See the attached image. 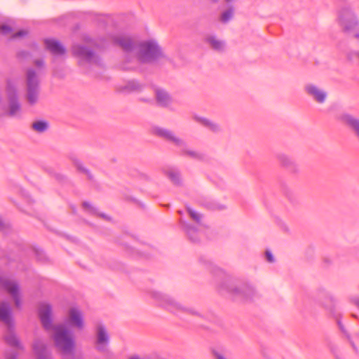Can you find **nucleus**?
Here are the masks:
<instances>
[{
  "label": "nucleus",
  "mask_w": 359,
  "mask_h": 359,
  "mask_svg": "<svg viewBox=\"0 0 359 359\" xmlns=\"http://www.w3.org/2000/svg\"><path fill=\"white\" fill-rule=\"evenodd\" d=\"M52 339L56 349L65 359H69L74 355L75 341L67 327L63 325L54 327Z\"/></svg>",
  "instance_id": "nucleus-1"
},
{
  "label": "nucleus",
  "mask_w": 359,
  "mask_h": 359,
  "mask_svg": "<svg viewBox=\"0 0 359 359\" xmlns=\"http://www.w3.org/2000/svg\"><path fill=\"white\" fill-rule=\"evenodd\" d=\"M7 104L5 114L11 118L19 117L21 115L22 107L18 98L17 88L13 85H8L6 90Z\"/></svg>",
  "instance_id": "nucleus-2"
},
{
  "label": "nucleus",
  "mask_w": 359,
  "mask_h": 359,
  "mask_svg": "<svg viewBox=\"0 0 359 359\" xmlns=\"http://www.w3.org/2000/svg\"><path fill=\"white\" fill-rule=\"evenodd\" d=\"M26 99L31 105L36 104L39 100V82L33 70H29L27 72V93Z\"/></svg>",
  "instance_id": "nucleus-3"
},
{
  "label": "nucleus",
  "mask_w": 359,
  "mask_h": 359,
  "mask_svg": "<svg viewBox=\"0 0 359 359\" xmlns=\"http://www.w3.org/2000/svg\"><path fill=\"white\" fill-rule=\"evenodd\" d=\"M159 53V46L153 41L142 42L138 49V56L142 62L149 61Z\"/></svg>",
  "instance_id": "nucleus-4"
},
{
  "label": "nucleus",
  "mask_w": 359,
  "mask_h": 359,
  "mask_svg": "<svg viewBox=\"0 0 359 359\" xmlns=\"http://www.w3.org/2000/svg\"><path fill=\"white\" fill-rule=\"evenodd\" d=\"M73 53L79 59L81 64H97L99 61L98 57L92 51L80 45L74 46Z\"/></svg>",
  "instance_id": "nucleus-5"
},
{
  "label": "nucleus",
  "mask_w": 359,
  "mask_h": 359,
  "mask_svg": "<svg viewBox=\"0 0 359 359\" xmlns=\"http://www.w3.org/2000/svg\"><path fill=\"white\" fill-rule=\"evenodd\" d=\"M68 322L71 326L79 330L85 327L82 313L75 307L70 308L68 311Z\"/></svg>",
  "instance_id": "nucleus-6"
},
{
  "label": "nucleus",
  "mask_w": 359,
  "mask_h": 359,
  "mask_svg": "<svg viewBox=\"0 0 359 359\" xmlns=\"http://www.w3.org/2000/svg\"><path fill=\"white\" fill-rule=\"evenodd\" d=\"M39 315L43 325L49 329L52 324V306L50 304L43 302L39 305Z\"/></svg>",
  "instance_id": "nucleus-7"
},
{
  "label": "nucleus",
  "mask_w": 359,
  "mask_h": 359,
  "mask_svg": "<svg viewBox=\"0 0 359 359\" xmlns=\"http://www.w3.org/2000/svg\"><path fill=\"white\" fill-rule=\"evenodd\" d=\"M339 118L342 123L353 133L359 141V118L349 114H342Z\"/></svg>",
  "instance_id": "nucleus-8"
},
{
  "label": "nucleus",
  "mask_w": 359,
  "mask_h": 359,
  "mask_svg": "<svg viewBox=\"0 0 359 359\" xmlns=\"http://www.w3.org/2000/svg\"><path fill=\"white\" fill-rule=\"evenodd\" d=\"M46 48L55 56H62L66 53L65 48L57 41L47 39L44 41Z\"/></svg>",
  "instance_id": "nucleus-9"
},
{
  "label": "nucleus",
  "mask_w": 359,
  "mask_h": 359,
  "mask_svg": "<svg viewBox=\"0 0 359 359\" xmlns=\"http://www.w3.org/2000/svg\"><path fill=\"white\" fill-rule=\"evenodd\" d=\"M307 93L311 96L315 101L323 104L327 98V93L314 85H308L306 87Z\"/></svg>",
  "instance_id": "nucleus-10"
},
{
  "label": "nucleus",
  "mask_w": 359,
  "mask_h": 359,
  "mask_svg": "<svg viewBox=\"0 0 359 359\" xmlns=\"http://www.w3.org/2000/svg\"><path fill=\"white\" fill-rule=\"evenodd\" d=\"M0 30L4 35H7V36L9 35L11 39H20V38L25 37V36H27L28 34V32L27 30H22V29L19 30V31L16 32L15 33H13L12 26L7 23L3 24L0 27Z\"/></svg>",
  "instance_id": "nucleus-11"
},
{
  "label": "nucleus",
  "mask_w": 359,
  "mask_h": 359,
  "mask_svg": "<svg viewBox=\"0 0 359 359\" xmlns=\"http://www.w3.org/2000/svg\"><path fill=\"white\" fill-rule=\"evenodd\" d=\"M156 135L170 141L176 144H180L182 141L173 133L164 128H156L154 129Z\"/></svg>",
  "instance_id": "nucleus-12"
},
{
  "label": "nucleus",
  "mask_w": 359,
  "mask_h": 359,
  "mask_svg": "<svg viewBox=\"0 0 359 359\" xmlns=\"http://www.w3.org/2000/svg\"><path fill=\"white\" fill-rule=\"evenodd\" d=\"M33 349L37 359H49L46 348L41 340L34 341Z\"/></svg>",
  "instance_id": "nucleus-13"
},
{
  "label": "nucleus",
  "mask_w": 359,
  "mask_h": 359,
  "mask_svg": "<svg viewBox=\"0 0 359 359\" xmlns=\"http://www.w3.org/2000/svg\"><path fill=\"white\" fill-rule=\"evenodd\" d=\"M4 287L6 289V290L13 296L15 305L17 306H19L20 304V297H19V290L18 285L13 281H6L4 283Z\"/></svg>",
  "instance_id": "nucleus-14"
},
{
  "label": "nucleus",
  "mask_w": 359,
  "mask_h": 359,
  "mask_svg": "<svg viewBox=\"0 0 359 359\" xmlns=\"http://www.w3.org/2000/svg\"><path fill=\"white\" fill-rule=\"evenodd\" d=\"M340 22L342 27L347 31L353 29L356 26L355 18L353 15L346 13L341 16Z\"/></svg>",
  "instance_id": "nucleus-15"
},
{
  "label": "nucleus",
  "mask_w": 359,
  "mask_h": 359,
  "mask_svg": "<svg viewBox=\"0 0 359 359\" xmlns=\"http://www.w3.org/2000/svg\"><path fill=\"white\" fill-rule=\"evenodd\" d=\"M97 344L100 349H104L109 342V336L105 328L102 325L97 327Z\"/></svg>",
  "instance_id": "nucleus-16"
},
{
  "label": "nucleus",
  "mask_w": 359,
  "mask_h": 359,
  "mask_svg": "<svg viewBox=\"0 0 359 359\" xmlns=\"http://www.w3.org/2000/svg\"><path fill=\"white\" fill-rule=\"evenodd\" d=\"M0 320L7 325L11 323L10 309L7 304H0Z\"/></svg>",
  "instance_id": "nucleus-17"
},
{
  "label": "nucleus",
  "mask_w": 359,
  "mask_h": 359,
  "mask_svg": "<svg viewBox=\"0 0 359 359\" xmlns=\"http://www.w3.org/2000/svg\"><path fill=\"white\" fill-rule=\"evenodd\" d=\"M156 100L161 106H167L170 102V97L168 94L163 90L156 91Z\"/></svg>",
  "instance_id": "nucleus-18"
},
{
  "label": "nucleus",
  "mask_w": 359,
  "mask_h": 359,
  "mask_svg": "<svg viewBox=\"0 0 359 359\" xmlns=\"http://www.w3.org/2000/svg\"><path fill=\"white\" fill-rule=\"evenodd\" d=\"M115 42L125 50H130L132 46L131 40L126 36H118Z\"/></svg>",
  "instance_id": "nucleus-19"
},
{
  "label": "nucleus",
  "mask_w": 359,
  "mask_h": 359,
  "mask_svg": "<svg viewBox=\"0 0 359 359\" xmlns=\"http://www.w3.org/2000/svg\"><path fill=\"white\" fill-rule=\"evenodd\" d=\"M32 127L37 133H43L48 128V123L46 121H36L32 123Z\"/></svg>",
  "instance_id": "nucleus-20"
},
{
  "label": "nucleus",
  "mask_w": 359,
  "mask_h": 359,
  "mask_svg": "<svg viewBox=\"0 0 359 359\" xmlns=\"http://www.w3.org/2000/svg\"><path fill=\"white\" fill-rule=\"evenodd\" d=\"M208 41L210 44L212 48H213L215 50H222L224 47L223 42L214 36L209 37L208 39Z\"/></svg>",
  "instance_id": "nucleus-21"
},
{
  "label": "nucleus",
  "mask_w": 359,
  "mask_h": 359,
  "mask_svg": "<svg viewBox=\"0 0 359 359\" xmlns=\"http://www.w3.org/2000/svg\"><path fill=\"white\" fill-rule=\"evenodd\" d=\"M201 122L204 126L208 127L212 131H217L219 130V126L217 123H215L208 119H205V118L202 119Z\"/></svg>",
  "instance_id": "nucleus-22"
},
{
  "label": "nucleus",
  "mask_w": 359,
  "mask_h": 359,
  "mask_svg": "<svg viewBox=\"0 0 359 359\" xmlns=\"http://www.w3.org/2000/svg\"><path fill=\"white\" fill-rule=\"evenodd\" d=\"M7 342L13 346H19L20 342L17 337L13 333H10L6 338Z\"/></svg>",
  "instance_id": "nucleus-23"
},
{
  "label": "nucleus",
  "mask_w": 359,
  "mask_h": 359,
  "mask_svg": "<svg viewBox=\"0 0 359 359\" xmlns=\"http://www.w3.org/2000/svg\"><path fill=\"white\" fill-rule=\"evenodd\" d=\"M187 210L193 219H194L197 222H199L201 221V217L199 213H198L197 212H196L195 210H192L190 208H188Z\"/></svg>",
  "instance_id": "nucleus-24"
},
{
  "label": "nucleus",
  "mask_w": 359,
  "mask_h": 359,
  "mask_svg": "<svg viewBox=\"0 0 359 359\" xmlns=\"http://www.w3.org/2000/svg\"><path fill=\"white\" fill-rule=\"evenodd\" d=\"M232 16H233V11L229 10L222 14V20L224 22H226L232 18Z\"/></svg>",
  "instance_id": "nucleus-25"
},
{
  "label": "nucleus",
  "mask_w": 359,
  "mask_h": 359,
  "mask_svg": "<svg viewBox=\"0 0 359 359\" xmlns=\"http://www.w3.org/2000/svg\"><path fill=\"white\" fill-rule=\"evenodd\" d=\"M169 177L173 181L174 183L177 184L180 182V177L177 173L170 172Z\"/></svg>",
  "instance_id": "nucleus-26"
},
{
  "label": "nucleus",
  "mask_w": 359,
  "mask_h": 359,
  "mask_svg": "<svg viewBox=\"0 0 359 359\" xmlns=\"http://www.w3.org/2000/svg\"><path fill=\"white\" fill-rule=\"evenodd\" d=\"M212 353L215 359H226L222 353L217 351H213Z\"/></svg>",
  "instance_id": "nucleus-27"
},
{
  "label": "nucleus",
  "mask_w": 359,
  "mask_h": 359,
  "mask_svg": "<svg viewBox=\"0 0 359 359\" xmlns=\"http://www.w3.org/2000/svg\"><path fill=\"white\" fill-rule=\"evenodd\" d=\"M266 257H267V259L269 262H274V257L270 251H266Z\"/></svg>",
  "instance_id": "nucleus-28"
},
{
  "label": "nucleus",
  "mask_w": 359,
  "mask_h": 359,
  "mask_svg": "<svg viewBox=\"0 0 359 359\" xmlns=\"http://www.w3.org/2000/svg\"><path fill=\"white\" fill-rule=\"evenodd\" d=\"M34 63L38 67H42L44 65V62L42 60H37L34 62Z\"/></svg>",
  "instance_id": "nucleus-29"
},
{
  "label": "nucleus",
  "mask_w": 359,
  "mask_h": 359,
  "mask_svg": "<svg viewBox=\"0 0 359 359\" xmlns=\"http://www.w3.org/2000/svg\"><path fill=\"white\" fill-rule=\"evenodd\" d=\"M83 205H84L85 207L88 208H91V205H90L89 203H88V202H85V203H83Z\"/></svg>",
  "instance_id": "nucleus-30"
},
{
  "label": "nucleus",
  "mask_w": 359,
  "mask_h": 359,
  "mask_svg": "<svg viewBox=\"0 0 359 359\" xmlns=\"http://www.w3.org/2000/svg\"><path fill=\"white\" fill-rule=\"evenodd\" d=\"M130 359H141V358L138 356H133Z\"/></svg>",
  "instance_id": "nucleus-31"
}]
</instances>
